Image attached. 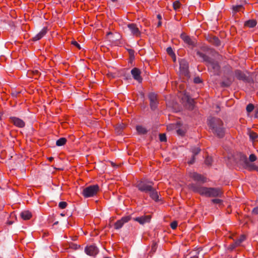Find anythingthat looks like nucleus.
Returning a JSON list of instances; mask_svg holds the SVG:
<instances>
[{"instance_id":"obj_3","label":"nucleus","mask_w":258,"mask_h":258,"mask_svg":"<svg viewBox=\"0 0 258 258\" xmlns=\"http://www.w3.org/2000/svg\"><path fill=\"white\" fill-rule=\"evenodd\" d=\"M207 125L211 132L219 139H223L226 134V128L221 119L214 116H209L207 121Z\"/></svg>"},{"instance_id":"obj_4","label":"nucleus","mask_w":258,"mask_h":258,"mask_svg":"<svg viewBox=\"0 0 258 258\" xmlns=\"http://www.w3.org/2000/svg\"><path fill=\"white\" fill-rule=\"evenodd\" d=\"M197 55L202 58L208 68V71L214 76H219L221 74V67L218 60L210 57L199 50L196 51Z\"/></svg>"},{"instance_id":"obj_39","label":"nucleus","mask_w":258,"mask_h":258,"mask_svg":"<svg viewBox=\"0 0 258 258\" xmlns=\"http://www.w3.org/2000/svg\"><path fill=\"white\" fill-rule=\"evenodd\" d=\"M254 109V106L252 103H249L246 107V110L248 113H251Z\"/></svg>"},{"instance_id":"obj_1","label":"nucleus","mask_w":258,"mask_h":258,"mask_svg":"<svg viewBox=\"0 0 258 258\" xmlns=\"http://www.w3.org/2000/svg\"><path fill=\"white\" fill-rule=\"evenodd\" d=\"M187 188L195 193L208 198H222L224 196L222 187H207L202 186L198 183H191L187 185Z\"/></svg>"},{"instance_id":"obj_46","label":"nucleus","mask_w":258,"mask_h":258,"mask_svg":"<svg viewBox=\"0 0 258 258\" xmlns=\"http://www.w3.org/2000/svg\"><path fill=\"white\" fill-rule=\"evenodd\" d=\"M257 160V157L254 154H251L249 155V162H253Z\"/></svg>"},{"instance_id":"obj_21","label":"nucleus","mask_w":258,"mask_h":258,"mask_svg":"<svg viewBox=\"0 0 258 258\" xmlns=\"http://www.w3.org/2000/svg\"><path fill=\"white\" fill-rule=\"evenodd\" d=\"M243 168L248 171L251 172L256 171L258 172V166L256 165L254 163H250L249 161Z\"/></svg>"},{"instance_id":"obj_34","label":"nucleus","mask_w":258,"mask_h":258,"mask_svg":"<svg viewBox=\"0 0 258 258\" xmlns=\"http://www.w3.org/2000/svg\"><path fill=\"white\" fill-rule=\"evenodd\" d=\"M29 75H32L33 78H34L35 79H37L40 76L41 73L38 70H36L32 71L31 72H29Z\"/></svg>"},{"instance_id":"obj_50","label":"nucleus","mask_w":258,"mask_h":258,"mask_svg":"<svg viewBox=\"0 0 258 258\" xmlns=\"http://www.w3.org/2000/svg\"><path fill=\"white\" fill-rule=\"evenodd\" d=\"M246 238V237L245 236V235L244 234H241L240 235V236H239V238L238 239H237V240L240 243H241L243 241H244Z\"/></svg>"},{"instance_id":"obj_47","label":"nucleus","mask_w":258,"mask_h":258,"mask_svg":"<svg viewBox=\"0 0 258 258\" xmlns=\"http://www.w3.org/2000/svg\"><path fill=\"white\" fill-rule=\"evenodd\" d=\"M68 206L66 202H60L58 204V207L61 209H65Z\"/></svg>"},{"instance_id":"obj_24","label":"nucleus","mask_w":258,"mask_h":258,"mask_svg":"<svg viewBox=\"0 0 258 258\" xmlns=\"http://www.w3.org/2000/svg\"><path fill=\"white\" fill-rule=\"evenodd\" d=\"M125 127V125L123 123L117 124L115 126V132L116 134L117 135L121 134Z\"/></svg>"},{"instance_id":"obj_27","label":"nucleus","mask_w":258,"mask_h":258,"mask_svg":"<svg viewBox=\"0 0 258 258\" xmlns=\"http://www.w3.org/2000/svg\"><path fill=\"white\" fill-rule=\"evenodd\" d=\"M247 134L252 142H254L255 140L258 138V134L250 128L248 129Z\"/></svg>"},{"instance_id":"obj_58","label":"nucleus","mask_w":258,"mask_h":258,"mask_svg":"<svg viewBox=\"0 0 258 258\" xmlns=\"http://www.w3.org/2000/svg\"><path fill=\"white\" fill-rule=\"evenodd\" d=\"M157 19L159 20V21H161L162 20V16L160 14H158L157 16Z\"/></svg>"},{"instance_id":"obj_55","label":"nucleus","mask_w":258,"mask_h":258,"mask_svg":"<svg viewBox=\"0 0 258 258\" xmlns=\"http://www.w3.org/2000/svg\"><path fill=\"white\" fill-rule=\"evenodd\" d=\"M226 211H227V213L228 214H230L231 213L232 210H231L230 206H229L227 207Z\"/></svg>"},{"instance_id":"obj_42","label":"nucleus","mask_w":258,"mask_h":258,"mask_svg":"<svg viewBox=\"0 0 258 258\" xmlns=\"http://www.w3.org/2000/svg\"><path fill=\"white\" fill-rule=\"evenodd\" d=\"M69 247L71 249H73L74 250H77L79 249L80 247V245H78L76 243H74L73 242H71L69 244Z\"/></svg>"},{"instance_id":"obj_61","label":"nucleus","mask_w":258,"mask_h":258,"mask_svg":"<svg viewBox=\"0 0 258 258\" xmlns=\"http://www.w3.org/2000/svg\"><path fill=\"white\" fill-rule=\"evenodd\" d=\"M113 35V33L109 31L107 33L106 37H108L109 35Z\"/></svg>"},{"instance_id":"obj_31","label":"nucleus","mask_w":258,"mask_h":258,"mask_svg":"<svg viewBox=\"0 0 258 258\" xmlns=\"http://www.w3.org/2000/svg\"><path fill=\"white\" fill-rule=\"evenodd\" d=\"M126 50L127 51L129 54V62L132 63L135 58V51L133 49L131 48H126Z\"/></svg>"},{"instance_id":"obj_43","label":"nucleus","mask_w":258,"mask_h":258,"mask_svg":"<svg viewBox=\"0 0 258 258\" xmlns=\"http://www.w3.org/2000/svg\"><path fill=\"white\" fill-rule=\"evenodd\" d=\"M11 95L14 98H17L20 96L21 91H17L16 90H13L11 92Z\"/></svg>"},{"instance_id":"obj_53","label":"nucleus","mask_w":258,"mask_h":258,"mask_svg":"<svg viewBox=\"0 0 258 258\" xmlns=\"http://www.w3.org/2000/svg\"><path fill=\"white\" fill-rule=\"evenodd\" d=\"M139 95L141 100V101L144 102L145 101V94L143 92H139Z\"/></svg>"},{"instance_id":"obj_2","label":"nucleus","mask_w":258,"mask_h":258,"mask_svg":"<svg viewBox=\"0 0 258 258\" xmlns=\"http://www.w3.org/2000/svg\"><path fill=\"white\" fill-rule=\"evenodd\" d=\"M154 184L153 181L146 178H142L138 180L134 186L141 192L148 194L150 197L157 202L160 200L157 190L153 187Z\"/></svg>"},{"instance_id":"obj_20","label":"nucleus","mask_w":258,"mask_h":258,"mask_svg":"<svg viewBox=\"0 0 258 258\" xmlns=\"http://www.w3.org/2000/svg\"><path fill=\"white\" fill-rule=\"evenodd\" d=\"M184 97L186 99L187 103L189 105V109L191 110H193L195 107L194 99L191 98L190 95L186 93L184 94Z\"/></svg>"},{"instance_id":"obj_25","label":"nucleus","mask_w":258,"mask_h":258,"mask_svg":"<svg viewBox=\"0 0 258 258\" xmlns=\"http://www.w3.org/2000/svg\"><path fill=\"white\" fill-rule=\"evenodd\" d=\"M20 216L24 220H30L32 217L31 212L28 210L22 212L20 214Z\"/></svg>"},{"instance_id":"obj_63","label":"nucleus","mask_w":258,"mask_h":258,"mask_svg":"<svg viewBox=\"0 0 258 258\" xmlns=\"http://www.w3.org/2000/svg\"><path fill=\"white\" fill-rule=\"evenodd\" d=\"M198 254H199V252H198L197 255H194V256L191 257L190 258H199Z\"/></svg>"},{"instance_id":"obj_14","label":"nucleus","mask_w":258,"mask_h":258,"mask_svg":"<svg viewBox=\"0 0 258 258\" xmlns=\"http://www.w3.org/2000/svg\"><path fill=\"white\" fill-rule=\"evenodd\" d=\"M85 251L87 254L90 256H95L99 252L98 248L95 245L87 246L85 247Z\"/></svg>"},{"instance_id":"obj_8","label":"nucleus","mask_w":258,"mask_h":258,"mask_svg":"<svg viewBox=\"0 0 258 258\" xmlns=\"http://www.w3.org/2000/svg\"><path fill=\"white\" fill-rule=\"evenodd\" d=\"M188 63L184 60H182L179 62V71L180 74L185 77L186 79H188L190 77L189 72L188 70Z\"/></svg>"},{"instance_id":"obj_15","label":"nucleus","mask_w":258,"mask_h":258,"mask_svg":"<svg viewBox=\"0 0 258 258\" xmlns=\"http://www.w3.org/2000/svg\"><path fill=\"white\" fill-rule=\"evenodd\" d=\"M127 27L130 29L132 34L137 37H140L141 36V32L137 27V24L135 23H131L127 25Z\"/></svg>"},{"instance_id":"obj_44","label":"nucleus","mask_w":258,"mask_h":258,"mask_svg":"<svg viewBox=\"0 0 258 258\" xmlns=\"http://www.w3.org/2000/svg\"><path fill=\"white\" fill-rule=\"evenodd\" d=\"M159 140L161 142H165L167 141V138L165 134H159Z\"/></svg>"},{"instance_id":"obj_35","label":"nucleus","mask_w":258,"mask_h":258,"mask_svg":"<svg viewBox=\"0 0 258 258\" xmlns=\"http://www.w3.org/2000/svg\"><path fill=\"white\" fill-rule=\"evenodd\" d=\"M190 151L192 153V155L196 156L201 152V149L200 147H193L190 149Z\"/></svg>"},{"instance_id":"obj_5","label":"nucleus","mask_w":258,"mask_h":258,"mask_svg":"<svg viewBox=\"0 0 258 258\" xmlns=\"http://www.w3.org/2000/svg\"><path fill=\"white\" fill-rule=\"evenodd\" d=\"M99 191L100 187L98 184L91 185L83 189L82 195L85 198L93 197L96 196Z\"/></svg>"},{"instance_id":"obj_56","label":"nucleus","mask_w":258,"mask_h":258,"mask_svg":"<svg viewBox=\"0 0 258 258\" xmlns=\"http://www.w3.org/2000/svg\"><path fill=\"white\" fill-rule=\"evenodd\" d=\"M111 165L113 167H118V165L116 164V163H115L113 162H111Z\"/></svg>"},{"instance_id":"obj_28","label":"nucleus","mask_w":258,"mask_h":258,"mask_svg":"<svg viewBox=\"0 0 258 258\" xmlns=\"http://www.w3.org/2000/svg\"><path fill=\"white\" fill-rule=\"evenodd\" d=\"M136 128L139 135H146L148 133V130L142 125H137L136 127Z\"/></svg>"},{"instance_id":"obj_22","label":"nucleus","mask_w":258,"mask_h":258,"mask_svg":"<svg viewBox=\"0 0 258 258\" xmlns=\"http://www.w3.org/2000/svg\"><path fill=\"white\" fill-rule=\"evenodd\" d=\"M182 123L181 121H176V123H170V124H169L167 126V129L168 130V131H172V130H177V129L178 128H179L180 127H182Z\"/></svg>"},{"instance_id":"obj_30","label":"nucleus","mask_w":258,"mask_h":258,"mask_svg":"<svg viewBox=\"0 0 258 258\" xmlns=\"http://www.w3.org/2000/svg\"><path fill=\"white\" fill-rule=\"evenodd\" d=\"M167 53L171 57L173 62L176 61V55L171 47H168L166 49Z\"/></svg>"},{"instance_id":"obj_37","label":"nucleus","mask_w":258,"mask_h":258,"mask_svg":"<svg viewBox=\"0 0 258 258\" xmlns=\"http://www.w3.org/2000/svg\"><path fill=\"white\" fill-rule=\"evenodd\" d=\"M213 160L212 157L207 156L205 160V163L208 166H211L212 164Z\"/></svg>"},{"instance_id":"obj_17","label":"nucleus","mask_w":258,"mask_h":258,"mask_svg":"<svg viewBox=\"0 0 258 258\" xmlns=\"http://www.w3.org/2000/svg\"><path fill=\"white\" fill-rule=\"evenodd\" d=\"M225 80L222 81L220 83V86L221 88H229L232 84L234 82V78L229 77H224Z\"/></svg>"},{"instance_id":"obj_57","label":"nucleus","mask_w":258,"mask_h":258,"mask_svg":"<svg viewBox=\"0 0 258 258\" xmlns=\"http://www.w3.org/2000/svg\"><path fill=\"white\" fill-rule=\"evenodd\" d=\"M13 223H14V222H13V221L8 220V221L7 222L6 224H7V225H12Z\"/></svg>"},{"instance_id":"obj_10","label":"nucleus","mask_w":258,"mask_h":258,"mask_svg":"<svg viewBox=\"0 0 258 258\" xmlns=\"http://www.w3.org/2000/svg\"><path fill=\"white\" fill-rule=\"evenodd\" d=\"M180 38L183 41V42L189 46H191L192 48L197 46V41L192 40L190 37L186 35L185 33L182 32L180 35Z\"/></svg>"},{"instance_id":"obj_9","label":"nucleus","mask_w":258,"mask_h":258,"mask_svg":"<svg viewBox=\"0 0 258 258\" xmlns=\"http://www.w3.org/2000/svg\"><path fill=\"white\" fill-rule=\"evenodd\" d=\"M205 38L209 43L215 47H219L221 45V41L219 38L212 34L205 35Z\"/></svg>"},{"instance_id":"obj_26","label":"nucleus","mask_w":258,"mask_h":258,"mask_svg":"<svg viewBox=\"0 0 258 258\" xmlns=\"http://www.w3.org/2000/svg\"><path fill=\"white\" fill-rule=\"evenodd\" d=\"M257 24V21L254 19L248 20L244 22V26L248 28H253Z\"/></svg>"},{"instance_id":"obj_23","label":"nucleus","mask_w":258,"mask_h":258,"mask_svg":"<svg viewBox=\"0 0 258 258\" xmlns=\"http://www.w3.org/2000/svg\"><path fill=\"white\" fill-rule=\"evenodd\" d=\"M239 161L242 163V165L243 167L248 162L247 156L242 152H239L237 154Z\"/></svg>"},{"instance_id":"obj_19","label":"nucleus","mask_w":258,"mask_h":258,"mask_svg":"<svg viewBox=\"0 0 258 258\" xmlns=\"http://www.w3.org/2000/svg\"><path fill=\"white\" fill-rule=\"evenodd\" d=\"M48 31V27H44L39 33L32 38V40L33 41H36L41 39L44 35H45Z\"/></svg>"},{"instance_id":"obj_62","label":"nucleus","mask_w":258,"mask_h":258,"mask_svg":"<svg viewBox=\"0 0 258 258\" xmlns=\"http://www.w3.org/2000/svg\"><path fill=\"white\" fill-rule=\"evenodd\" d=\"M255 114H258V107H256L255 110H254Z\"/></svg>"},{"instance_id":"obj_29","label":"nucleus","mask_w":258,"mask_h":258,"mask_svg":"<svg viewBox=\"0 0 258 258\" xmlns=\"http://www.w3.org/2000/svg\"><path fill=\"white\" fill-rule=\"evenodd\" d=\"M241 243L237 240H236L229 245L227 249L230 251H232L234 249L239 247Z\"/></svg>"},{"instance_id":"obj_54","label":"nucleus","mask_w":258,"mask_h":258,"mask_svg":"<svg viewBox=\"0 0 258 258\" xmlns=\"http://www.w3.org/2000/svg\"><path fill=\"white\" fill-rule=\"evenodd\" d=\"M252 213L255 215H258V207L254 208L252 211Z\"/></svg>"},{"instance_id":"obj_18","label":"nucleus","mask_w":258,"mask_h":258,"mask_svg":"<svg viewBox=\"0 0 258 258\" xmlns=\"http://www.w3.org/2000/svg\"><path fill=\"white\" fill-rule=\"evenodd\" d=\"M131 74L134 79L139 82H141L143 79L141 76V72L140 70L137 68H133L131 71Z\"/></svg>"},{"instance_id":"obj_16","label":"nucleus","mask_w":258,"mask_h":258,"mask_svg":"<svg viewBox=\"0 0 258 258\" xmlns=\"http://www.w3.org/2000/svg\"><path fill=\"white\" fill-rule=\"evenodd\" d=\"M152 218L151 215H143L141 217L134 218L133 220L135 221L139 222L140 224L143 225L146 223H149Z\"/></svg>"},{"instance_id":"obj_48","label":"nucleus","mask_w":258,"mask_h":258,"mask_svg":"<svg viewBox=\"0 0 258 258\" xmlns=\"http://www.w3.org/2000/svg\"><path fill=\"white\" fill-rule=\"evenodd\" d=\"M170 227L173 229L175 230L177 228L178 226V222L176 221L172 222L170 224Z\"/></svg>"},{"instance_id":"obj_45","label":"nucleus","mask_w":258,"mask_h":258,"mask_svg":"<svg viewBox=\"0 0 258 258\" xmlns=\"http://www.w3.org/2000/svg\"><path fill=\"white\" fill-rule=\"evenodd\" d=\"M7 51V47L5 46H2L0 48V56H2L6 54Z\"/></svg>"},{"instance_id":"obj_60","label":"nucleus","mask_w":258,"mask_h":258,"mask_svg":"<svg viewBox=\"0 0 258 258\" xmlns=\"http://www.w3.org/2000/svg\"><path fill=\"white\" fill-rule=\"evenodd\" d=\"M47 159L50 162H52L54 160V158L53 157H48Z\"/></svg>"},{"instance_id":"obj_38","label":"nucleus","mask_w":258,"mask_h":258,"mask_svg":"<svg viewBox=\"0 0 258 258\" xmlns=\"http://www.w3.org/2000/svg\"><path fill=\"white\" fill-rule=\"evenodd\" d=\"M242 9H244V8L241 5L233 6L232 7V10L234 12V13L238 12L240 11Z\"/></svg>"},{"instance_id":"obj_6","label":"nucleus","mask_w":258,"mask_h":258,"mask_svg":"<svg viewBox=\"0 0 258 258\" xmlns=\"http://www.w3.org/2000/svg\"><path fill=\"white\" fill-rule=\"evenodd\" d=\"M234 74L236 79L240 81H243L244 82L253 84L254 81L253 78L250 76H246V75L240 70H235Z\"/></svg>"},{"instance_id":"obj_13","label":"nucleus","mask_w":258,"mask_h":258,"mask_svg":"<svg viewBox=\"0 0 258 258\" xmlns=\"http://www.w3.org/2000/svg\"><path fill=\"white\" fill-rule=\"evenodd\" d=\"M9 121L11 123L19 128L24 127L25 125V122L22 119L17 117L11 116L9 118Z\"/></svg>"},{"instance_id":"obj_41","label":"nucleus","mask_w":258,"mask_h":258,"mask_svg":"<svg viewBox=\"0 0 258 258\" xmlns=\"http://www.w3.org/2000/svg\"><path fill=\"white\" fill-rule=\"evenodd\" d=\"M157 244L156 242L153 241L152 246H151V250L150 253H154L157 250Z\"/></svg>"},{"instance_id":"obj_51","label":"nucleus","mask_w":258,"mask_h":258,"mask_svg":"<svg viewBox=\"0 0 258 258\" xmlns=\"http://www.w3.org/2000/svg\"><path fill=\"white\" fill-rule=\"evenodd\" d=\"M71 44L76 46L79 50L81 49L80 45L75 40L72 41Z\"/></svg>"},{"instance_id":"obj_59","label":"nucleus","mask_w":258,"mask_h":258,"mask_svg":"<svg viewBox=\"0 0 258 258\" xmlns=\"http://www.w3.org/2000/svg\"><path fill=\"white\" fill-rule=\"evenodd\" d=\"M162 25V22L161 21H159L157 24V27H160Z\"/></svg>"},{"instance_id":"obj_7","label":"nucleus","mask_w":258,"mask_h":258,"mask_svg":"<svg viewBox=\"0 0 258 258\" xmlns=\"http://www.w3.org/2000/svg\"><path fill=\"white\" fill-rule=\"evenodd\" d=\"M150 107L152 110H155L159 104V99L158 95L154 92H150L148 95Z\"/></svg>"},{"instance_id":"obj_52","label":"nucleus","mask_w":258,"mask_h":258,"mask_svg":"<svg viewBox=\"0 0 258 258\" xmlns=\"http://www.w3.org/2000/svg\"><path fill=\"white\" fill-rule=\"evenodd\" d=\"M195 160H196V156L192 155V157L190 158V159L187 161V163L189 165L193 164L195 162Z\"/></svg>"},{"instance_id":"obj_11","label":"nucleus","mask_w":258,"mask_h":258,"mask_svg":"<svg viewBox=\"0 0 258 258\" xmlns=\"http://www.w3.org/2000/svg\"><path fill=\"white\" fill-rule=\"evenodd\" d=\"M189 176L197 182L204 183L207 182V178L205 176L196 172L189 173Z\"/></svg>"},{"instance_id":"obj_64","label":"nucleus","mask_w":258,"mask_h":258,"mask_svg":"<svg viewBox=\"0 0 258 258\" xmlns=\"http://www.w3.org/2000/svg\"><path fill=\"white\" fill-rule=\"evenodd\" d=\"M3 115V112L0 111V120L2 119V116Z\"/></svg>"},{"instance_id":"obj_33","label":"nucleus","mask_w":258,"mask_h":258,"mask_svg":"<svg viewBox=\"0 0 258 258\" xmlns=\"http://www.w3.org/2000/svg\"><path fill=\"white\" fill-rule=\"evenodd\" d=\"M186 133V130L184 127H179L176 130V133L178 136L181 137H184Z\"/></svg>"},{"instance_id":"obj_36","label":"nucleus","mask_w":258,"mask_h":258,"mask_svg":"<svg viewBox=\"0 0 258 258\" xmlns=\"http://www.w3.org/2000/svg\"><path fill=\"white\" fill-rule=\"evenodd\" d=\"M211 203L213 204H219V206L223 207V201L218 198L213 199L211 200Z\"/></svg>"},{"instance_id":"obj_40","label":"nucleus","mask_w":258,"mask_h":258,"mask_svg":"<svg viewBox=\"0 0 258 258\" xmlns=\"http://www.w3.org/2000/svg\"><path fill=\"white\" fill-rule=\"evenodd\" d=\"M181 6V4L179 1H175L173 3V8L174 10H177L179 9Z\"/></svg>"},{"instance_id":"obj_32","label":"nucleus","mask_w":258,"mask_h":258,"mask_svg":"<svg viewBox=\"0 0 258 258\" xmlns=\"http://www.w3.org/2000/svg\"><path fill=\"white\" fill-rule=\"evenodd\" d=\"M67 140L66 138H60L56 142V145L57 146H62L66 144Z\"/></svg>"},{"instance_id":"obj_12","label":"nucleus","mask_w":258,"mask_h":258,"mask_svg":"<svg viewBox=\"0 0 258 258\" xmlns=\"http://www.w3.org/2000/svg\"><path fill=\"white\" fill-rule=\"evenodd\" d=\"M132 219L131 215L122 217L120 220H117L114 224L115 229L121 228L124 223L128 222Z\"/></svg>"},{"instance_id":"obj_49","label":"nucleus","mask_w":258,"mask_h":258,"mask_svg":"<svg viewBox=\"0 0 258 258\" xmlns=\"http://www.w3.org/2000/svg\"><path fill=\"white\" fill-rule=\"evenodd\" d=\"M194 82L195 84H200L203 82V80L200 77H196L194 79Z\"/></svg>"}]
</instances>
